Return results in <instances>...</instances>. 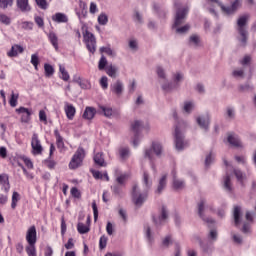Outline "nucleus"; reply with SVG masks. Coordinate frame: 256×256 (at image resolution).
<instances>
[{
	"instance_id": "27",
	"label": "nucleus",
	"mask_w": 256,
	"mask_h": 256,
	"mask_svg": "<svg viewBox=\"0 0 256 256\" xmlns=\"http://www.w3.org/2000/svg\"><path fill=\"white\" fill-rule=\"evenodd\" d=\"M17 7L22 13L31 12V5H29V0H17Z\"/></svg>"
},
{
	"instance_id": "57",
	"label": "nucleus",
	"mask_w": 256,
	"mask_h": 256,
	"mask_svg": "<svg viewBox=\"0 0 256 256\" xmlns=\"http://www.w3.org/2000/svg\"><path fill=\"white\" fill-rule=\"evenodd\" d=\"M105 67H107V58L105 57V55H102L98 63V69L100 71H103Z\"/></svg>"
},
{
	"instance_id": "58",
	"label": "nucleus",
	"mask_w": 256,
	"mask_h": 256,
	"mask_svg": "<svg viewBox=\"0 0 256 256\" xmlns=\"http://www.w3.org/2000/svg\"><path fill=\"white\" fill-rule=\"evenodd\" d=\"M100 87L105 91L106 89L109 88V79L107 76H102L100 79Z\"/></svg>"
},
{
	"instance_id": "51",
	"label": "nucleus",
	"mask_w": 256,
	"mask_h": 256,
	"mask_svg": "<svg viewBox=\"0 0 256 256\" xmlns=\"http://www.w3.org/2000/svg\"><path fill=\"white\" fill-rule=\"evenodd\" d=\"M26 253L28 256H37V248L35 247V244H28V246H26Z\"/></svg>"
},
{
	"instance_id": "63",
	"label": "nucleus",
	"mask_w": 256,
	"mask_h": 256,
	"mask_svg": "<svg viewBox=\"0 0 256 256\" xmlns=\"http://www.w3.org/2000/svg\"><path fill=\"white\" fill-rule=\"evenodd\" d=\"M107 241H108L107 236L105 235L101 236L99 239V248L105 249V247H107Z\"/></svg>"
},
{
	"instance_id": "26",
	"label": "nucleus",
	"mask_w": 256,
	"mask_h": 256,
	"mask_svg": "<svg viewBox=\"0 0 256 256\" xmlns=\"http://www.w3.org/2000/svg\"><path fill=\"white\" fill-rule=\"evenodd\" d=\"M96 113L97 110L94 107L88 106L85 108L82 117L83 119H86V121H91L92 119H94Z\"/></svg>"
},
{
	"instance_id": "37",
	"label": "nucleus",
	"mask_w": 256,
	"mask_h": 256,
	"mask_svg": "<svg viewBox=\"0 0 256 256\" xmlns=\"http://www.w3.org/2000/svg\"><path fill=\"white\" fill-rule=\"evenodd\" d=\"M129 179V174L127 173H121V170L118 169V175L116 176V183L118 185H125V181Z\"/></svg>"
},
{
	"instance_id": "14",
	"label": "nucleus",
	"mask_w": 256,
	"mask_h": 256,
	"mask_svg": "<svg viewBox=\"0 0 256 256\" xmlns=\"http://www.w3.org/2000/svg\"><path fill=\"white\" fill-rule=\"evenodd\" d=\"M26 241L28 245H35V243H37V228L35 225L28 228L26 232Z\"/></svg>"
},
{
	"instance_id": "53",
	"label": "nucleus",
	"mask_w": 256,
	"mask_h": 256,
	"mask_svg": "<svg viewBox=\"0 0 256 256\" xmlns=\"http://www.w3.org/2000/svg\"><path fill=\"white\" fill-rule=\"evenodd\" d=\"M77 231L81 235H85V233H89V226L83 224V223H78L77 225Z\"/></svg>"
},
{
	"instance_id": "18",
	"label": "nucleus",
	"mask_w": 256,
	"mask_h": 256,
	"mask_svg": "<svg viewBox=\"0 0 256 256\" xmlns=\"http://www.w3.org/2000/svg\"><path fill=\"white\" fill-rule=\"evenodd\" d=\"M188 45L193 49H199V47H203V43L201 42V36L197 34H192L189 37Z\"/></svg>"
},
{
	"instance_id": "24",
	"label": "nucleus",
	"mask_w": 256,
	"mask_h": 256,
	"mask_svg": "<svg viewBox=\"0 0 256 256\" xmlns=\"http://www.w3.org/2000/svg\"><path fill=\"white\" fill-rule=\"evenodd\" d=\"M195 101L193 100H186L183 103L182 111L186 113V115H191L193 111H195Z\"/></svg>"
},
{
	"instance_id": "47",
	"label": "nucleus",
	"mask_w": 256,
	"mask_h": 256,
	"mask_svg": "<svg viewBox=\"0 0 256 256\" xmlns=\"http://www.w3.org/2000/svg\"><path fill=\"white\" fill-rule=\"evenodd\" d=\"M172 244H173V238L171 237V235H167L165 238L162 239L161 247L163 249H168V247Z\"/></svg>"
},
{
	"instance_id": "56",
	"label": "nucleus",
	"mask_w": 256,
	"mask_h": 256,
	"mask_svg": "<svg viewBox=\"0 0 256 256\" xmlns=\"http://www.w3.org/2000/svg\"><path fill=\"white\" fill-rule=\"evenodd\" d=\"M13 7V0H0V9H9Z\"/></svg>"
},
{
	"instance_id": "28",
	"label": "nucleus",
	"mask_w": 256,
	"mask_h": 256,
	"mask_svg": "<svg viewBox=\"0 0 256 256\" xmlns=\"http://www.w3.org/2000/svg\"><path fill=\"white\" fill-rule=\"evenodd\" d=\"M80 9L76 10V15L80 23H82L83 19H87V4L80 2Z\"/></svg>"
},
{
	"instance_id": "52",
	"label": "nucleus",
	"mask_w": 256,
	"mask_h": 256,
	"mask_svg": "<svg viewBox=\"0 0 256 256\" xmlns=\"http://www.w3.org/2000/svg\"><path fill=\"white\" fill-rule=\"evenodd\" d=\"M17 101H19V93H15L12 91V94L9 100L10 106L17 107Z\"/></svg>"
},
{
	"instance_id": "36",
	"label": "nucleus",
	"mask_w": 256,
	"mask_h": 256,
	"mask_svg": "<svg viewBox=\"0 0 256 256\" xmlns=\"http://www.w3.org/2000/svg\"><path fill=\"white\" fill-rule=\"evenodd\" d=\"M94 162L99 167H107V162H105V158H103V153H96L94 155Z\"/></svg>"
},
{
	"instance_id": "35",
	"label": "nucleus",
	"mask_w": 256,
	"mask_h": 256,
	"mask_svg": "<svg viewBox=\"0 0 256 256\" xmlns=\"http://www.w3.org/2000/svg\"><path fill=\"white\" fill-rule=\"evenodd\" d=\"M54 135L56 138V145L58 149H65V142L63 141V136L59 133V130H54Z\"/></svg>"
},
{
	"instance_id": "59",
	"label": "nucleus",
	"mask_w": 256,
	"mask_h": 256,
	"mask_svg": "<svg viewBox=\"0 0 256 256\" xmlns=\"http://www.w3.org/2000/svg\"><path fill=\"white\" fill-rule=\"evenodd\" d=\"M100 51L101 53H106V55H109L110 57H115V51L109 46L100 48Z\"/></svg>"
},
{
	"instance_id": "22",
	"label": "nucleus",
	"mask_w": 256,
	"mask_h": 256,
	"mask_svg": "<svg viewBox=\"0 0 256 256\" xmlns=\"http://www.w3.org/2000/svg\"><path fill=\"white\" fill-rule=\"evenodd\" d=\"M227 141L232 147H243V142H241L237 134L230 133L227 137Z\"/></svg>"
},
{
	"instance_id": "29",
	"label": "nucleus",
	"mask_w": 256,
	"mask_h": 256,
	"mask_svg": "<svg viewBox=\"0 0 256 256\" xmlns=\"http://www.w3.org/2000/svg\"><path fill=\"white\" fill-rule=\"evenodd\" d=\"M142 185H143L142 190L148 191V192H149V189H151V186L153 185V181H151V179L149 178V173L147 172L143 173Z\"/></svg>"
},
{
	"instance_id": "2",
	"label": "nucleus",
	"mask_w": 256,
	"mask_h": 256,
	"mask_svg": "<svg viewBox=\"0 0 256 256\" xmlns=\"http://www.w3.org/2000/svg\"><path fill=\"white\" fill-rule=\"evenodd\" d=\"M175 7H177V10H176V15L174 19V24L172 27L173 29L176 30V33H178L179 35H183L187 33L189 29H191V25L189 24H185L184 26L180 27V25H183V23H185V19H187V15L189 13V7L179 8L177 3H175Z\"/></svg>"
},
{
	"instance_id": "38",
	"label": "nucleus",
	"mask_w": 256,
	"mask_h": 256,
	"mask_svg": "<svg viewBox=\"0 0 256 256\" xmlns=\"http://www.w3.org/2000/svg\"><path fill=\"white\" fill-rule=\"evenodd\" d=\"M128 47L130 51L136 53V51H139V41L136 38H130L128 40Z\"/></svg>"
},
{
	"instance_id": "8",
	"label": "nucleus",
	"mask_w": 256,
	"mask_h": 256,
	"mask_svg": "<svg viewBox=\"0 0 256 256\" xmlns=\"http://www.w3.org/2000/svg\"><path fill=\"white\" fill-rule=\"evenodd\" d=\"M209 211H215V209H213V205L207 204V200L205 199L200 200V202L198 203L199 217H201V219H203V221H205L206 223H215L213 219L205 217V213H209Z\"/></svg>"
},
{
	"instance_id": "33",
	"label": "nucleus",
	"mask_w": 256,
	"mask_h": 256,
	"mask_svg": "<svg viewBox=\"0 0 256 256\" xmlns=\"http://www.w3.org/2000/svg\"><path fill=\"white\" fill-rule=\"evenodd\" d=\"M25 49L21 45H13L11 50L7 53L8 57H17L20 53H23Z\"/></svg>"
},
{
	"instance_id": "34",
	"label": "nucleus",
	"mask_w": 256,
	"mask_h": 256,
	"mask_svg": "<svg viewBox=\"0 0 256 256\" xmlns=\"http://www.w3.org/2000/svg\"><path fill=\"white\" fill-rule=\"evenodd\" d=\"M48 39L51 45L54 47V49L56 51H59V38L57 37V34H55V32H50L48 34Z\"/></svg>"
},
{
	"instance_id": "16",
	"label": "nucleus",
	"mask_w": 256,
	"mask_h": 256,
	"mask_svg": "<svg viewBox=\"0 0 256 256\" xmlns=\"http://www.w3.org/2000/svg\"><path fill=\"white\" fill-rule=\"evenodd\" d=\"M110 91L114 93V95H117V97H121L125 91V84L121 80H117L110 86Z\"/></svg>"
},
{
	"instance_id": "41",
	"label": "nucleus",
	"mask_w": 256,
	"mask_h": 256,
	"mask_svg": "<svg viewBox=\"0 0 256 256\" xmlns=\"http://www.w3.org/2000/svg\"><path fill=\"white\" fill-rule=\"evenodd\" d=\"M234 79H245V68H236L232 71Z\"/></svg>"
},
{
	"instance_id": "54",
	"label": "nucleus",
	"mask_w": 256,
	"mask_h": 256,
	"mask_svg": "<svg viewBox=\"0 0 256 256\" xmlns=\"http://www.w3.org/2000/svg\"><path fill=\"white\" fill-rule=\"evenodd\" d=\"M98 23L99 25H107V23H109V17L107 16V14L101 13L98 16Z\"/></svg>"
},
{
	"instance_id": "11",
	"label": "nucleus",
	"mask_w": 256,
	"mask_h": 256,
	"mask_svg": "<svg viewBox=\"0 0 256 256\" xmlns=\"http://www.w3.org/2000/svg\"><path fill=\"white\" fill-rule=\"evenodd\" d=\"M224 164L227 167L226 175L222 180L224 191L227 193H233V184L231 183V175L229 174V167H231V164L227 161H224Z\"/></svg>"
},
{
	"instance_id": "10",
	"label": "nucleus",
	"mask_w": 256,
	"mask_h": 256,
	"mask_svg": "<svg viewBox=\"0 0 256 256\" xmlns=\"http://www.w3.org/2000/svg\"><path fill=\"white\" fill-rule=\"evenodd\" d=\"M31 147H32V155H43V145L41 144V140L39 139V135L34 133L31 138Z\"/></svg>"
},
{
	"instance_id": "25",
	"label": "nucleus",
	"mask_w": 256,
	"mask_h": 256,
	"mask_svg": "<svg viewBox=\"0 0 256 256\" xmlns=\"http://www.w3.org/2000/svg\"><path fill=\"white\" fill-rule=\"evenodd\" d=\"M172 175H173V182H172L173 189H175L176 191H181V189H185V181L177 178V176H175V171L172 172Z\"/></svg>"
},
{
	"instance_id": "43",
	"label": "nucleus",
	"mask_w": 256,
	"mask_h": 256,
	"mask_svg": "<svg viewBox=\"0 0 256 256\" xmlns=\"http://www.w3.org/2000/svg\"><path fill=\"white\" fill-rule=\"evenodd\" d=\"M94 179H106V181H109V174L107 172L101 173V171L98 170H92L91 171Z\"/></svg>"
},
{
	"instance_id": "4",
	"label": "nucleus",
	"mask_w": 256,
	"mask_h": 256,
	"mask_svg": "<svg viewBox=\"0 0 256 256\" xmlns=\"http://www.w3.org/2000/svg\"><path fill=\"white\" fill-rule=\"evenodd\" d=\"M250 17L251 16L249 14H244L240 16L237 20V27H236V31L238 33L237 39L240 45H242L243 47L247 45V39L249 37V33L247 32V23H249Z\"/></svg>"
},
{
	"instance_id": "17",
	"label": "nucleus",
	"mask_w": 256,
	"mask_h": 256,
	"mask_svg": "<svg viewBox=\"0 0 256 256\" xmlns=\"http://www.w3.org/2000/svg\"><path fill=\"white\" fill-rule=\"evenodd\" d=\"M64 113L69 121H73V119H75L77 109L75 108V106H73V104L69 102H64Z\"/></svg>"
},
{
	"instance_id": "48",
	"label": "nucleus",
	"mask_w": 256,
	"mask_h": 256,
	"mask_svg": "<svg viewBox=\"0 0 256 256\" xmlns=\"http://www.w3.org/2000/svg\"><path fill=\"white\" fill-rule=\"evenodd\" d=\"M142 127H143V122H141V120H136L131 124V129L132 131H134V133H139Z\"/></svg>"
},
{
	"instance_id": "7",
	"label": "nucleus",
	"mask_w": 256,
	"mask_h": 256,
	"mask_svg": "<svg viewBox=\"0 0 256 256\" xmlns=\"http://www.w3.org/2000/svg\"><path fill=\"white\" fill-rule=\"evenodd\" d=\"M85 149L83 147H78L74 155L72 156L70 162H69V169L75 170L79 169L81 165H83V160L85 159Z\"/></svg>"
},
{
	"instance_id": "1",
	"label": "nucleus",
	"mask_w": 256,
	"mask_h": 256,
	"mask_svg": "<svg viewBox=\"0 0 256 256\" xmlns=\"http://www.w3.org/2000/svg\"><path fill=\"white\" fill-rule=\"evenodd\" d=\"M185 129H187V122H179L174 126L172 135L177 151H183L189 147V141L185 139Z\"/></svg>"
},
{
	"instance_id": "64",
	"label": "nucleus",
	"mask_w": 256,
	"mask_h": 256,
	"mask_svg": "<svg viewBox=\"0 0 256 256\" xmlns=\"http://www.w3.org/2000/svg\"><path fill=\"white\" fill-rule=\"evenodd\" d=\"M44 163L48 167V169H55V166L57 165V162H55L54 160H51V157L46 159Z\"/></svg>"
},
{
	"instance_id": "21",
	"label": "nucleus",
	"mask_w": 256,
	"mask_h": 256,
	"mask_svg": "<svg viewBox=\"0 0 256 256\" xmlns=\"http://www.w3.org/2000/svg\"><path fill=\"white\" fill-rule=\"evenodd\" d=\"M16 112L22 115L21 116L22 123H29V120L31 119V110H29V108L20 107L16 109Z\"/></svg>"
},
{
	"instance_id": "61",
	"label": "nucleus",
	"mask_w": 256,
	"mask_h": 256,
	"mask_svg": "<svg viewBox=\"0 0 256 256\" xmlns=\"http://www.w3.org/2000/svg\"><path fill=\"white\" fill-rule=\"evenodd\" d=\"M0 23L3 25H11V18L5 14L0 13Z\"/></svg>"
},
{
	"instance_id": "9",
	"label": "nucleus",
	"mask_w": 256,
	"mask_h": 256,
	"mask_svg": "<svg viewBox=\"0 0 256 256\" xmlns=\"http://www.w3.org/2000/svg\"><path fill=\"white\" fill-rule=\"evenodd\" d=\"M83 39L88 51L90 53H95V51H97V40L95 39V35L88 30H85L83 32Z\"/></svg>"
},
{
	"instance_id": "60",
	"label": "nucleus",
	"mask_w": 256,
	"mask_h": 256,
	"mask_svg": "<svg viewBox=\"0 0 256 256\" xmlns=\"http://www.w3.org/2000/svg\"><path fill=\"white\" fill-rule=\"evenodd\" d=\"M217 237H218L217 230H215V229L210 230V232L208 234V241L213 243V242L217 241Z\"/></svg>"
},
{
	"instance_id": "46",
	"label": "nucleus",
	"mask_w": 256,
	"mask_h": 256,
	"mask_svg": "<svg viewBox=\"0 0 256 256\" xmlns=\"http://www.w3.org/2000/svg\"><path fill=\"white\" fill-rule=\"evenodd\" d=\"M21 199V195L18 192H13L12 194V202H11V208L16 209L17 203H19Z\"/></svg>"
},
{
	"instance_id": "62",
	"label": "nucleus",
	"mask_w": 256,
	"mask_h": 256,
	"mask_svg": "<svg viewBox=\"0 0 256 256\" xmlns=\"http://www.w3.org/2000/svg\"><path fill=\"white\" fill-rule=\"evenodd\" d=\"M251 60V55H245L242 59H240L239 63L240 65H243V67H245V65L251 64Z\"/></svg>"
},
{
	"instance_id": "49",
	"label": "nucleus",
	"mask_w": 256,
	"mask_h": 256,
	"mask_svg": "<svg viewBox=\"0 0 256 256\" xmlns=\"http://www.w3.org/2000/svg\"><path fill=\"white\" fill-rule=\"evenodd\" d=\"M21 29H24L25 31H31L33 30V22L31 21H22L18 22Z\"/></svg>"
},
{
	"instance_id": "13",
	"label": "nucleus",
	"mask_w": 256,
	"mask_h": 256,
	"mask_svg": "<svg viewBox=\"0 0 256 256\" xmlns=\"http://www.w3.org/2000/svg\"><path fill=\"white\" fill-rule=\"evenodd\" d=\"M168 216L169 213L167 212V208L165 206H162L160 215L153 217V222L156 227H161V225H165Z\"/></svg>"
},
{
	"instance_id": "42",
	"label": "nucleus",
	"mask_w": 256,
	"mask_h": 256,
	"mask_svg": "<svg viewBox=\"0 0 256 256\" xmlns=\"http://www.w3.org/2000/svg\"><path fill=\"white\" fill-rule=\"evenodd\" d=\"M234 223L239 225L241 223V207L235 206L233 211Z\"/></svg>"
},
{
	"instance_id": "19",
	"label": "nucleus",
	"mask_w": 256,
	"mask_h": 256,
	"mask_svg": "<svg viewBox=\"0 0 256 256\" xmlns=\"http://www.w3.org/2000/svg\"><path fill=\"white\" fill-rule=\"evenodd\" d=\"M185 79V75L181 71H176L172 73V83L176 86V88L181 87V83H183V80Z\"/></svg>"
},
{
	"instance_id": "3",
	"label": "nucleus",
	"mask_w": 256,
	"mask_h": 256,
	"mask_svg": "<svg viewBox=\"0 0 256 256\" xmlns=\"http://www.w3.org/2000/svg\"><path fill=\"white\" fill-rule=\"evenodd\" d=\"M211 5L214 7H220L221 11H223L226 15H233L241 7V0H235L230 6H225L219 0H208L205 4L206 9H209L210 13L217 16V12L215 9L211 8Z\"/></svg>"
},
{
	"instance_id": "32",
	"label": "nucleus",
	"mask_w": 256,
	"mask_h": 256,
	"mask_svg": "<svg viewBox=\"0 0 256 256\" xmlns=\"http://www.w3.org/2000/svg\"><path fill=\"white\" fill-rule=\"evenodd\" d=\"M119 157L122 159V161H126V159H129L131 155V151L129 150V147L127 146H121L118 149Z\"/></svg>"
},
{
	"instance_id": "5",
	"label": "nucleus",
	"mask_w": 256,
	"mask_h": 256,
	"mask_svg": "<svg viewBox=\"0 0 256 256\" xmlns=\"http://www.w3.org/2000/svg\"><path fill=\"white\" fill-rule=\"evenodd\" d=\"M155 156L163 157V144L160 141H153L150 148L144 149V158L149 159L150 163H152L153 171H155V165L153 164Z\"/></svg>"
},
{
	"instance_id": "55",
	"label": "nucleus",
	"mask_w": 256,
	"mask_h": 256,
	"mask_svg": "<svg viewBox=\"0 0 256 256\" xmlns=\"http://www.w3.org/2000/svg\"><path fill=\"white\" fill-rule=\"evenodd\" d=\"M234 175H235L237 181H239V183H243V181H245V174H243V172L241 170L235 169Z\"/></svg>"
},
{
	"instance_id": "45",
	"label": "nucleus",
	"mask_w": 256,
	"mask_h": 256,
	"mask_svg": "<svg viewBox=\"0 0 256 256\" xmlns=\"http://www.w3.org/2000/svg\"><path fill=\"white\" fill-rule=\"evenodd\" d=\"M44 71L46 77H53L55 75V68L51 64H44Z\"/></svg>"
},
{
	"instance_id": "12",
	"label": "nucleus",
	"mask_w": 256,
	"mask_h": 256,
	"mask_svg": "<svg viewBox=\"0 0 256 256\" xmlns=\"http://www.w3.org/2000/svg\"><path fill=\"white\" fill-rule=\"evenodd\" d=\"M196 123L200 127V129H203V131H209V125H211V118L209 117V114H201L196 117Z\"/></svg>"
},
{
	"instance_id": "30",
	"label": "nucleus",
	"mask_w": 256,
	"mask_h": 256,
	"mask_svg": "<svg viewBox=\"0 0 256 256\" xmlns=\"http://www.w3.org/2000/svg\"><path fill=\"white\" fill-rule=\"evenodd\" d=\"M54 23H68L69 17L65 13L58 12L52 16Z\"/></svg>"
},
{
	"instance_id": "44",
	"label": "nucleus",
	"mask_w": 256,
	"mask_h": 256,
	"mask_svg": "<svg viewBox=\"0 0 256 256\" xmlns=\"http://www.w3.org/2000/svg\"><path fill=\"white\" fill-rule=\"evenodd\" d=\"M117 71V66L109 65L108 67H106V73L109 77H112V79H115V77H117Z\"/></svg>"
},
{
	"instance_id": "15",
	"label": "nucleus",
	"mask_w": 256,
	"mask_h": 256,
	"mask_svg": "<svg viewBox=\"0 0 256 256\" xmlns=\"http://www.w3.org/2000/svg\"><path fill=\"white\" fill-rule=\"evenodd\" d=\"M160 87L162 89V91H164V93H173V91H177V89H179L174 83L173 81H169L167 80H160Z\"/></svg>"
},
{
	"instance_id": "40",
	"label": "nucleus",
	"mask_w": 256,
	"mask_h": 256,
	"mask_svg": "<svg viewBox=\"0 0 256 256\" xmlns=\"http://www.w3.org/2000/svg\"><path fill=\"white\" fill-rule=\"evenodd\" d=\"M156 74L160 81H165L167 79V73L165 72V68L162 66L156 67Z\"/></svg>"
},
{
	"instance_id": "20",
	"label": "nucleus",
	"mask_w": 256,
	"mask_h": 256,
	"mask_svg": "<svg viewBox=\"0 0 256 256\" xmlns=\"http://www.w3.org/2000/svg\"><path fill=\"white\" fill-rule=\"evenodd\" d=\"M194 241H198L203 253H205L206 255H211V253H213V245L203 243L199 236H194Z\"/></svg>"
},
{
	"instance_id": "31",
	"label": "nucleus",
	"mask_w": 256,
	"mask_h": 256,
	"mask_svg": "<svg viewBox=\"0 0 256 256\" xmlns=\"http://www.w3.org/2000/svg\"><path fill=\"white\" fill-rule=\"evenodd\" d=\"M144 235L146 237V240L148 241V243L153 244L155 241V234L153 233V230L151 229V226L146 225L144 227Z\"/></svg>"
},
{
	"instance_id": "50",
	"label": "nucleus",
	"mask_w": 256,
	"mask_h": 256,
	"mask_svg": "<svg viewBox=\"0 0 256 256\" xmlns=\"http://www.w3.org/2000/svg\"><path fill=\"white\" fill-rule=\"evenodd\" d=\"M100 109H101L102 113H104L105 117H113V114L115 113L113 111V108H111L109 106H100Z\"/></svg>"
},
{
	"instance_id": "23",
	"label": "nucleus",
	"mask_w": 256,
	"mask_h": 256,
	"mask_svg": "<svg viewBox=\"0 0 256 256\" xmlns=\"http://www.w3.org/2000/svg\"><path fill=\"white\" fill-rule=\"evenodd\" d=\"M166 187H167V174H163L158 180V186L155 193H157L158 195H161V193L165 191Z\"/></svg>"
},
{
	"instance_id": "39",
	"label": "nucleus",
	"mask_w": 256,
	"mask_h": 256,
	"mask_svg": "<svg viewBox=\"0 0 256 256\" xmlns=\"http://www.w3.org/2000/svg\"><path fill=\"white\" fill-rule=\"evenodd\" d=\"M59 73H60V79L62 81H69L71 79V76L69 75V72L67 69H65V66L59 64Z\"/></svg>"
},
{
	"instance_id": "6",
	"label": "nucleus",
	"mask_w": 256,
	"mask_h": 256,
	"mask_svg": "<svg viewBox=\"0 0 256 256\" xmlns=\"http://www.w3.org/2000/svg\"><path fill=\"white\" fill-rule=\"evenodd\" d=\"M147 190L141 189L137 184L132 188V201L136 207H141L147 201Z\"/></svg>"
}]
</instances>
